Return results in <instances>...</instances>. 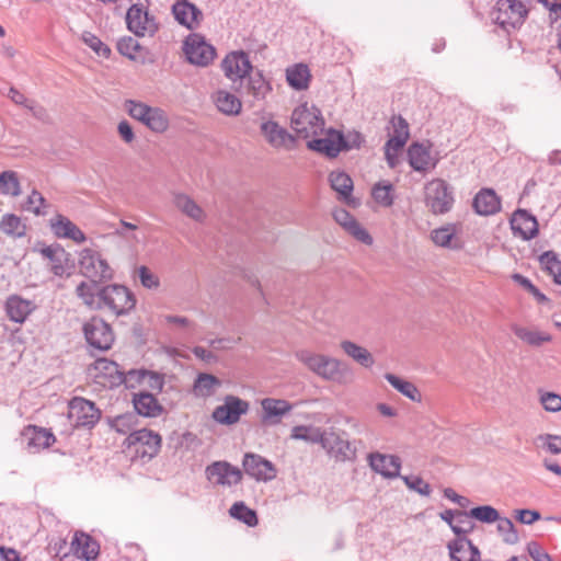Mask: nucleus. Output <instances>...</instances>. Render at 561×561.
<instances>
[{"instance_id": "obj_47", "label": "nucleus", "mask_w": 561, "mask_h": 561, "mask_svg": "<svg viewBox=\"0 0 561 561\" xmlns=\"http://www.w3.org/2000/svg\"><path fill=\"white\" fill-rule=\"evenodd\" d=\"M496 523V530L504 543L516 545L519 541L518 533L510 518L501 516Z\"/></svg>"}, {"instance_id": "obj_33", "label": "nucleus", "mask_w": 561, "mask_h": 561, "mask_svg": "<svg viewBox=\"0 0 561 561\" xmlns=\"http://www.w3.org/2000/svg\"><path fill=\"white\" fill-rule=\"evenodd\" d=\"M327 431L313 425H296L291 428L290 438L304 440L309 444L323 445L325 443Z\"/></svg>"}, {"instance_id": "obj_24", "label": "nucleus", "mask_w": 561, "mask_h": 561, "mask_svg": "<svg viewBox=\"0 0 561 561\" xmlns=\"http://www.w3.org/2000/svg\"><path fill=\"white\" fill-rule=\"evenodd\" d=\"M447 548L451 561H482L479 548L469 538H456Z\"/></svg>"}, {"instance_id": "obj_38", "label": "nucleus", "mask_w": 561, "mask_h": 561, "mask_svg": "<svg viewBox=\"0 0 561 561\" xmlns=\"http://www.w3.org/2000/svg\"><path fill=\"white\" fill-rule=\"evenodd\" d=\"M341 347L350 357L364 367H370L375 363L373 355L365 347L354 342L343 341Z\"/></svg>"}, {"instance_id": "obj_37", "label": "nucleus", "mask_w": 561, "mask_h": 561, "mask_svg": "<svg viewBox=\"0 0 561 561\" xmlns=\"http://www.w3.org/2000/svg\"><path fill=\"white\" fill-rule=\"evenodd\" d=\"M386 380L400 393L409 398L414 402L422 401V394L417 387L411 381L404 380L393 374L387 373L385 375Z\"/></svg>"}, {"instance_id": "obj_41", "label": "nucleus", "mask_w": 561, "mask_h": 561, "mask_svg": "<svg viewBox=\"0 0 561 561\" xmlns=\"http://www.w3.org/2000/svg\"><path fill=\"white\" fill-rule=\"evenodd\" d=\"M227 470L231 472V465L229 462L215 461L206 467V478L216 484L227 485L230 482V479H227Z\"/></svg>"}, {"instance_id": "obj_62", "label": "nucleus", "mask_w": 561, "mask_h": 561, "mask_svg": "<svg viewBox=\"0 0 561 561\" xmlns=\"http://www.w3.org/2000/svg\"><path fill=\"white\" fill-rule=\"evenodd\" d=\"M513 278L523 286V288L529 291L539 304H546L549 301L548 297L542 294L527 277L520 274H514Z\"/></svg>"}, {"instance_id": "obj_11", "label": "nucleus", "mask_w": 561, "mask_h": 561, "mask_svg": "<svg viewBox=\"0 0 561 561\" xmlns=\"http://www.w3.org/2000/svg\"><path fill=\"white\" fill-rule=\"evenodd\" d=\"M127 28L136 36L153 35L158 31V24L142 4H133L126 13Z\"/></svg>"}, {"instance_id": "obj_55", "label": "nucleus", "mask_w": 561, "mask_h": 561, "mask_svg": "<svg viewBox=\"0 0 561 561\" xmlns=\"http://www.w3.org/2000/svg\"><path fill=\"white\" fill-rule=\"evenodd\" d=\"M144 374L145 368L141 369H130L127 373H119V376L116 379L118 383H125L127 388H135L138 385H142L144 382Z\"/></svg>"}, {"instance_id": "obj_50", "label": "nucleus", "mask_w": 561, "mask_h": 561, "mask_svg": "<svg viewBox=\"0 0 561 561\" xmlns=\"http://www.w3.org/2000/svg\"><path fill=\"white\" fill-rule=\"evenodd\" d=\"M393 185L391 183H377L374 185L371 195L374 199L385 206L390 207L393 204Z\"/></svg>"}, {"instance_id": "obj_35", "label": "nucleus", "mask_w": 561, "mask_h": 561, "mask_svg": "<svg viewBox=\"0 0 561 561\" xmlns=\"http://www.w3.org/2000/svg\"><path fill=\"white\" fill-rule=\"evenodd\" d=\"M458 517H470L484 524H493L501 517L499 511L491 505H480L469 511L458 512Z\"/></svg>"}, {"instance_id": "obj_20", "label": "nucleus", "mask_w": 561, "mask_h": 561, "mask_svg": "<svg viewBox=\"0 0 561 561\" xmlns=\"http://www.w3.org/2000/svg\"><path fill=\"white\" fill-rule=\"evenodd\" d=\"M511 227L515 234H519L523 240H531L539 232L537 218L528 210L518 208L513 214Z\"/></svg>"}, {"instance_id": "obj_5", "label": "nucleus", "mask_w": 561, "mask_h": 561, "mask_svg": "<svg viewBox=\"0 0 561 561\" xmlns=\"http://www.w3.org/2000/svg\"><path fill=\"white\" fill-rule=\"evenodd\" d=\"M68 416L76 427L92 428L99 422L101 411L94 402L75 397L69 401Z\"/></svg>"}, {"instance_id": "obj_1", "label": "nucleus", "mask_w": 561, "mask_h": 561, "mask_svg": "<svg viewBox=\"0 0 561 561\" xmlns=\"http://www.w3.org/2000/svg\"><path fill=\"white\" fill-rule=\"evenodd\" d=\"M76 293L91 309H108L115 316L128 313L136 306L134 294L124 285H100L80 283Z\"/></svg>"}, {"instance_id": "obj_21", "label": "nucleus", "mask_w": 561, "mask_h": 561, "mask_svg": "<svg viewBox=\"0 0 561 561\" xmlns=\"http://www.w3.org/2000/svg\"><path fill=\"white\" fill-rule=\"evenodd\" d=\"M175 21L187 30H195L203 20V12L188 0H178L172 5Z\"/></svg>"}, {"instance_id": "obj_51", "label": "nucleus", "mask_w": 561, "mask_h": 561, "mask_svg": "<svg viewBox=\"0 0 561 561\" xmlns=\"http://www.w3.org/2000/svg\"><path fill=\"white\" fill-rule=\"evenodd\" d=\"M146 126L154 133L165 131L169 127V118L165 112L159 107H154Z\"/></svg>"}, {"instance_id": "obj_52", "label": "nucleus", "mask_w": 561, "mask_h": 561, "mask_svg": "<svg viewBox=\"0 0 561 561\" xmlns=\"http://www.w3.org/2000/svg\"><path fill=\"white\" fill-rule=\"evenodd\" d=\"M82 42L89 46L92 50H94L99 56L110 57L111 48L104 44L96 35L91 32L82 33Z\"/></svg>"}, {"instance_id": "obj_22", "label": "nucleus", "mask_w": 561, "mask_h": 561, "mask_svg": "<svg viewBox=\"0 0 561 561\" xmlns=\"http://www.w3.org/2000/svg\"><path fill=\"white\" fill-rule=\"evenodd\" d=\"M368 462L370 468L383 478L393 479L401 477V459L396 455L371 453L368 455Z\"/></svg>"}, {"instance_id": "obj_13", "label": "nucleus", "mask_w": 561, "mask_h": 561, "mask_svg": "<svg viewBox=\"0 0 561 561\" xmlns=\"http://www.w3.org/2000/svg\"><path fill=\"white\" fill-rule=\"evenodd\" d=\"M242 466L244 472L257 481H270L276 476L275 466L259 454L247 453Z\"/></svg>"}, {"instance_id": "obj_17", "label": "nucleus", "mask_w": 561, "mask_h": 561, "mask_svg": "<svg viewBox=\"0 0 561 561\" xmlns=\"http://www.w3.org/2000/svg\"><path fill=\"white\" fill-rule=\"evenodd\" d=\"M42 255L51 263L50 271L56 276L70 275L73 264L70 254L58 243L44 247L41 250Z\"/></svg>"}, {"instance_id": "obj_25", "label": "nucleus", "mask_w": 561, "mask_h": 561, "mask_svg": "<svg viewBox=\"0 0 561 561\" xmlns=\"http://www.w3.org/2000/svg\"><path fill=\"white\" fill-rule=\"evenodd\" d=\"M50 228L57 238L70 239L77 243L87 240L84 232L64 215L58 214L55 218H51Z\"/></svg>"}, {"instance_id": "obj_16", "label": "nucleus", "mask_w": 561, "mask_h": 561, "mask_svg": "<svg viewBox=\"0 0 561 561\" xmlns=\"http://www.w3.org/2000/svg\"><path fill=\"white\" fill-rule=\"evenodd\" d=\"M221 68L229 79L233 81L236 84L241 81L242 77H245L251 70L253 66L249 59V56L243 50L232 51L227 55L226 58L221 62Z\"/></svg>"}, {"instance_id": "obj_61", "label": "nucleus", "mask_w": 561, "mask_h": 561, "mask_svg": "<svg viewBox=\"0 0 561 561\" xmlns=\"http://www.w3.org/2000/svg\"><path fill=\"white\" fill-rule=\"evenodd\" d=\"M147 388L157 393L161 392L164 386V375L158 371L145 369L144 382Z\"/></svg>"}, {"instance_id": "obj_34", "label": "nucleus", "mask_w": 561, "mask_h": 561, "mask_svg": "<svg viewBox=\"0 0 561 561\" xmlns=\"http://www.w3.org/2000/svg\"><path fill=\"white\" fill-rule=\"evenodd\" d=\"M310 78V70L305 64L294 65L286 70L288 84L297 91L306 90L309 87Z\"/></svg>"}, {"instance_id": "obj_54", "label": "nucleus", "mask_w": 561, "mask_h": 561, "mask_svg": "<svg viewBox=\"0 0 561 561\" xmlns=\"http://www.w3.org/2000/svg\"><path fill=\"white\" fill-rule=\"evenodd\" d=\"M536 443H541L540 446L550 454H561V435L540 434L536 437Z\"/></svg>"}, {"instance_id": "obj_2", "label": "nucleus", "mask_w": 561, "mask_h": 561, "mask_svg": "<svg viewBox=\"0 0 561 561\" xmlns=\"http://www.w3.org/2000/svg\"><path fill=\"white\" fill-rule=\"evenodd\" d=\"M79 266L81 274L89 278L85 284L100 285L102 282L112 279L113 270L106 260L102 259L99 252L91 249H83L80 253Z\"/></svg>"}, {"instance_id": "obj_9", "label": "nucleus", "mask_w": 561, "mask_h": 561, "mask_svg": "<svg viewBox=\"0 0 561 561\" xmlns=\"http://www.w3.org/2000/svg\"><path fill=\"white\" fill-rule=\"evenodd\" d=\"M528 14V9L522 0H499L495 22L502 28L520 26Z\"/></svg>"}, {"instance_id": "obj_30", "label": "nucleus", "mask_w": 561, "mask_h": 561, "mask_svg": "<svg viewBox=\"0 0 561 561\" xmlns=\"http://www.w3.org/2000/svg\"><path fill=\"white\" fill-rule=\"evenodd\" d=\"M329 181L332 190L339 194V199L350 206H356V201L352 197L353 180L345 172H331Z\"/></svg>"}, {"instance_id": "obj_43", "label": "nucleus", "mask_w": 561, "mask_h": 561, "mask_svg": "<svg viewBox=\"0 0 561 561\" xmlns=\"http://www.w3.org/2000/svg\"><path fill=\"white\" fill-rule=\"evenodd\" d=\"M229 514L231 517L244 523L249 527H254L259 523L256 512L248 507L243 502L232 504Z\"/></svg>"}, {"instance_id": "obj_4", "label": "nucleus", "mask_w": 561, "mask_h": 561, "mask_svg": "<svg viewBox=\"0 0 561 561\" xmlns=\"http://www.w3.org/2000/svg\"><path fill=\"white\" fill-rule=\"evenodd\" d=\"M241 98L250 103L263 101L272 92L271 83L264 78L262 71L252 69L245 77H242L238 85L233 87Z\"/></svg>"}, {"instance_id": "obj_36", "label": "nucleus", "mask_w": 561, "mask_h": 561, "mask_svg": "<svg viewBox=\"0 0 561 561\" xmlns=\"http://www.w3.org/2000/svg\"><path fill=\"white\" fill-rule=\"evenodd\" d=\"M215 103L217 108L226 115H238L242 106L238 96L225 90L216 93Z\"/></svg>"}, {"instance_id": "obj_53", "label": "nucleus", "mask_w": 561, "mask_h": 561, "mask_svg": "<svg viewBox=\"0 0 561 561\" xmlns=\"http://www.w3.org/2000/svg\"><path fill=\"white\" fill-rule=\"evenodd\" d=\"M405 485L423 496H428L432 492L431 485L417 476H401Z\"/></svg>"}, {"instance_id": "obj_18", "label": "nucleus", "mask_w": 561, "mask_h": 561, "mask_svg": "<svg viewBox=\"0 0 561 561\" xmlns=\"http://www.w3.org/2000/svg\"><path fill=\"white\" fill-rule=\"evenodd\" d=\"M261 133L266 141L274 148L293 149L296 145V136L279 126L275 121H267L261 124Z\"/></svg>"}, {"instance_id": "obj_19", "label": "nucleus", "mask_w": 561, "mask_h": 561, "mask_svg": "<svg viewBox=\"0 0 561 561\" xmlns=\"http://www.w3.org/2000/svg\"><path fill=\"white\" fill-rule=\"evenodd\" d=\"M126 442L128 446L140 444L142 450L137 449V453L149 457L156 456L161 447V436L147 428L131 431Z\"/></svg>"}, {"instance_id": "obj_26", "label": "nucleus", "mask_w": 561, "mask_h": 561, "mask_svg": "<svg viewBox=\"0 0 561 561\" xmlns=\"http://www.w3.org/2000/svg\"><path fill=\"white\" fill-rule=\"evenodd\" d=\"M472 207L478 215H494L501 210V199L494 190L482 188L474 196Z\"/></svg>"}, {"instance_id": "obj_29", "label": "nucleus", "mask_w": 561, "mask_h": 561, "mask_svg": "<svg viewBox=\"0 0 561 561\" xmlns=\"http://www.w3.org/2000/svg\"><path fill=\"white\" fill-rule=\"evenodd\" d=\"M431 145L421 142H412L408 149V160L411 168L419 172L427 171L432 165L435 167L436 162H431Z\"/></svg>"}, {"instance_id": "obj_44", "label": "nucleus", "mask_w": 561, "mask_h": 561, "mask_svg": "<svg viewBox=\"0 0 561 561\" xmlns=\"http://www.w3.org/2000/svg\"><path fill=\"white\" fill-rule=\"evenodd\" d=\"M514 334L531 346L539 347L546 342L551 341V335L539 331H533L523 327H514Z\"/></svg>"}, {"instance_id": "obj_58", "label": "nucleus", "mask_w": 561, "mask_h": 561, "mask_svg": "<svg viewBox=\"0 0 561 561\" xmlns=\"http://www.w3.org/2000/svg\"><path fill=\"white\" fill-rule=\"evenodd\" d=\"M140 49L138 41L131 36H125L117 42V50L123 56L134 60L136 58L135 53Z\"/></svg>"}, {"instance_id": "obj_31", "label": "nucleus", "mask_w": 561, "mask_h": 561, "mask_svg": "<svg viewBox=\"0 0 561 561\" xmlns=\"http://www.w3.org/2000/svg\"><path fill=\"white\" fill-rule=\"evenodd\" d=\"M22 435L27 439L30 448H48L56 442V437L50 430L37 425H27Z\"/></svg>"}, {"instance_id": "obj_14", "label": "nucleus", "mask_w": 561, "mask_h": 561, "mask_svg": "<svg viewBox=\"0 0 561 561\" xmlns=\"http://www.w3.org/2000/svg\"><path fill=\"white\" fill-rule=\"evenodd\" d=\"M324 440L325 443H323L322 448L336 461H352L356 458V448L340 434L333 431L327 432Z\"/></svg>"}, {"instance_id": "obj_10", "label": "nucleus", "mask_w": 561, "mask_h": 561, "mask_svg": "<svg viewBox=\"0 0 561 561\" xmlns=\"http://www.w3.org/2000/svg\"><path fill=\"white\" fill-rule=\"evenodd\" d=\"M296 357L311 371L324 379H335L340 373V362L321 354H314L302 350L296 353Z\"/></svg>"}, {"instance_id": "obj_40", "label": "nucleus", "mask_w": 561, "mask_h": 561, "mask_svg": "<svg viewBox=\"0 0 561 561\" xmlns=\"http://www.w3.org/2000/svg\"><path fill=\"white\" fill-rule=\"evenodd\" d=\"M174 205L183 214H185L186 216L194 220L199 221L204 216L203 209L190 196L185 194H175Z\"/></svg>"}, {"instance_id": "obj_28", "label": "nucleus", "mask_w": 561, "mask_h": 561, "mask_svg": "<svg viewBox=\"0 0 561 561\" xmlns=\"http://www.w3.org/2000/svg\"><path fill=\"white\" fill-rule=\"evenodd\" d=\"M133 404L138 415L146 417H157L163 412V407L159 403L153 393L141 391L133 396Z\"/></svg>"}, {"instance_id": "obj_57", "label": "nucleus", "mask_w": 561, "mask_h": 561, "mask_svg": "<svg viewBox=\"0 0 561 561\" xmlns=\"http://www.w3.org/2000/svg\"><path fill=\"white\" fill-rule=\"evenodd\" d=\"M347 233L354 237L357 241L364 244L370 245L373 243V237L369 232L360 226L356 218L350 222L346 228H343Z\"/></svg>"}, {"instance_id": "obj_46", "label": "nucleus", "mask_w": 561, "mask_h": 561, "mask_svg": "<svg viewBox=\"0 0 561 561\" xmlns=\"http://www.w3.org/2000/svg\"><path fill=\"white\" fill-rule=\"evenodd\" d=\"M107 421L110 426L117 433L127 434L137 424L138 417L134 412H127L115 417H108Z\"/></svg>"}, {"instance_id": "obj_23", "label": "nucleus", "mask_w": 561, "mask_h": 561, "mask_svg": "<svg viewBox=\"0 0 561 561\" xmlns=\"http://www.w3.org/2000/svg\"><path fill=\"white\" fill-rule=\"evenodd\" d=\"M342 140V131L330 128L324 138L311 139L307 142L308 149L322 153L332 159L339 156L341 150L340 141Z\"/></svg>"}, {"instance_id": "obj_32", "label": "nucleus", "mask_w": 561, "mask_h": 561, "mask_svg": "<svg viewBox=\"0 0 561 561\" xmlns=\"http://www.w3.org/2000/svg\"><path fill=\"white\" fill-rule=\"evenodd\" d=\"M35 308L31 300L12 295L5 301V311L10 320L22 323Z\"/></svg>"}, {"instance_id": "obj_63", "label": "nucleus", "mask_w": 561, "mask_h": 561, "mask_svg": "<svg viewBox=\"0 0 561 561\" xmlns=\"http://www.w3.org/2000/svg\"><path fill=\"white\" fill-rule=\"evenodd\" d=\"M94 368L102 375L108 376L111 378H114L115 376L117 378L121 373L118 364L107 358L96 359L94 363Z\"/></svg>"}, {"instance_id": "obj_48", "label": "nucleus", "mask_w": 561, "mask_h": 561, "mask_svg": "<svg viewBox=\"0 0 561 561\" xmlns=\"http://www.w3.org/2000/svg\"><path fill=\"white\" fill-rule=\"evenodd\" d=\"M125 108L134 119H137L146 125L154 107L149 106L142 102L127 100L125 102Z\"/></svg>"}, {"instance_id": "obj_12", "label": "nucleus", "mask_w": 561, "mask_h": 561, "mask_svg": "<svg viewBox=\"0 0 561 561\" xmlns=\"http://www.w3.org/2000/svg\"><path fill=\"white\" fill-rule=\"evenodd\" d=\"M249 410V402L234 396H227L224 404L217 407L213 412L216 422L224 425L237 423L242 414Z\"/></svg>"}, {"instance_id": "obj_3", "label": "nucleus", "mask_w": 561, "mask_h": 561, "mask_svg": "<svg viewBox=\"0 0 561 561\" xmlns=\"http://www.w3.org/2000/svg\"><path fill=\"white\" fill-rule=\"evenodd\" d=\"M453 187L443 179L432 180L425 187V204L433 214H446L454 205Z\"/></svg>"}, {"instance_id": "obj_64", "label": "nucleus", "mask_w": 561, "mask_h": 561, "mask_svg": "<svg viewBox=\"0 0 561 561\" xmlns=\"http://www.w3.org/2000/svg\"><path fill=\"white\" fill-rule=\"evenodd\" d=\"M540 403L548 412L561 411V396L556 392H542L540 396Z\"/></svg>"}, {"instance_id": "obj_45", "label": "nucleus", "mask_w": 561, "mask_h": 561, "mask_svg": "<svg viewBox=\"0 0 561 561\" xmlns=\"http://www.w3.org/2000/svg\"><path fill=\"white\" fill-rule=\"evenodd\" d=\"M0 230L7 236L20 238L25 234V226L14 214H5L0 221Z\"/></svg>"}, {"instance_id": "obj_6", "label": "nucleus", "mask_w": 561, "mask_h": 561, "mask_svg": "<svg viewBox=\"0 0 561 561\" xmlns=\"http://www.w3.org/2000/svg\"><path fill=\"white\" fill-rule=\"evenodd\" d=\"M313 110H309L307 105H300L293 111L290 127L296 133V136L305 139L309 138L311 135H316L318 128L323 125L320 112L317 108Z\"/></svg>"}, {"instance_id": "obj_56", "label": "nucleus", "mask_w": 561, "mask_h": 561, "mask_svg": "<svg viewBox=\"0 0 561 561\" xmlns=\"http://www.w3.org/2000/svg\"><path fill=\"white\" fill-rule=\"evenodd\" d=\"M364 142L365 139L363 135L359 131L353 130L347 134L342 133L340 146L342 151H348L352 149H359Z\"/></svg>"}, {"instance_id": "obj_60", "label": "nucleus", "mask_w": 561, "mask_h": 561, "mask_svg": "<svg viewBox=\"0 0 561 561\" xmlns=\"http://www.w3.org/2000/svg\"><path fill=\"white\" fill-rule=\"evenodd\" d=\"M47 207L45 197L36 190H33L26 199V210L34 213L35 215H44L45 211L42 208Z\"/></svg>"}, {"instance_id": "obj_15", "label": "nucleus", "mask_w": 561, "mask_h": 561, "mask_svg": "<svg viewBox=\"0 0 561 561\" xmlns=\"http://www.w3.org/2000/svg\"><path fill=\"white\" fill-rule=\"evenodd\" d=\"M263 425L274 426L282 423L284 416L293 410V404L285 399L264 398L261 401Z\"/></svg>"}, {"instance_id": "obj_39", "label": "nucleus", "mask_w": 561, "mask_h": 561, "mask_svg": "<svg viewBox=\"0 0 561 561\" xmlns=\"http://www.w3.org/2000/svg\"><path fill=\"white\" fill-rule=\"evenodd\" d=\"M539 262L542 268L553 277V282L561 285V261L558 254L552 250L546 251L539 256Z\"/></svg>"}, {"instance_id": "obj_7", "label": "nucleus", "mask_w": 561, "mask_h": 561, "mask_svg": "<svg viewBox=\"0 0 561 561\" xmlns=\"http://www.w3.org/2000/svg\"><path fill=\"white\" fill-rule=\"evenodd\" d=\"M87 343L99 351H107L114 342V333L108 323L102 318L92 317L83 325Z\"/></svg>"}, {"instance_id": "obj_49", "label": "nucleus", "mask_w": 561, "mask_h": 561, "mask_svg": "<svg viewBox=\"0 0 561 561\" xmlns=\"http://www.w3.org/2000/svg\"><path fill=\"white\" fill-rule=\"evenodd\" d=\"M0 188L3 194L19 196L21 194V185L18 174L14 171H3L0 174Z\"/></svg>"}, {"instance_id": "obj_8", "label": "nucleus", "mask_w": 561, "mask_h": 561, "mask_svg": "<svg viewBox=\"0 0 561 561\" xmlns=\"http://www.w3.org/2000/svg\"><path fill=\"white\" fill-rule=\"evenodd\" d=\"M183 50L188 62L202 67L208 66L216 56L215 47L197 33H192L186 37Z\"/></svg>"}, {"instance_id": "obj_27", "label": "nucleus", "mask_w": 561, "mask_h": 561, "mask_svg": "<svg viewBox=\"0 0 561 561\" xmlns=\"http://www.w3.org/2000/svg\"><path fill=\"white\" fill-rule=\"evenodd\" d=\"M71 550L79 559L91 561L99 556L100 545L90 535L77 531L71 541Z\"/></svg>"}, {"instance_id": "obj_59", "label": "nucleus", "mask_w": 561, "mask_h": 561, "mask_svg": "<svg viewBox=\"0 0 561 561\" xmlns=\"http://www.w3.org/2000/svg\"><path fill=\"white\" fill-rule=\"evenodd\" d=\"M455 236V231L451 227H440L434 229L431 233V238L436 245L447 248Z\"/></svg>"}, {"instance_id": "obj_42", "label": "nucleus", "mask_w": 561, "mask_h": 561, "mask_svg": "<svg viewBox=\"0 0 561 561\" xmlns=\"http://www.w3.org/2000/svg\"><path fill=\"white\" fill-rule=\"evenodd\" d=\"M220 385L221 381L216 376L202 373L194 382V392L196 396L209 397L214 393L215 387Z\"/></svg>"}]
</instances>
